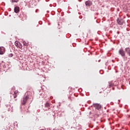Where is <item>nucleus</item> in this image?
<instances>
[{
  "label": "nucleus",
  "mask_w": 130,
  "mask_h": 130,
  "mask_svg": "<svg viewBox=\"0 0 130 130\" xmlns=\"http://www.w3.org/2000/svg\"><path fill=\"white\" fill-rule=\"evenodd\" d=\"M125 52H126L127 54L128 55V57L127 56L125 57ZM119 54H120V56H122V57H123V58H125V59H129L130 58V48L129 47H127L125 48V51L123 49L121 48L118 51Z\"/></svg>",
  "instance_id": "obj_1"
},
{
  "label": "nucleus",
  "mask_w": 130,
  "mask_h": 130,
  "mask_svg": "<svg viewBox=\"0 0 130 130\" xmlns=\"http://www.w3.org/2000/svg\"><path fill=\"white\" fill-rule=\"evenodd\" d=\"M28 99H29V96L28 95L24 96V98H23L21 101L22 105H25V104L27 103V101H28Z\"/></svg>",
  "instance_id": "obj_2"
},
{
  "label": "nucleus",
  "mask_w": 130,
  "mask_h": 130,
  "mask_svg": "<svg viewBox=\"0 0 130 130\" xmlns=\"http://www.w3.org/2000/svg\"><path fill=\"white\" fill-rule=\"evenodd\" d=\"M15 45L16 46V47H18V48L22 49V47H23V46L21 45V43L19 41H16L15 42Z\"/></svg>",
  "instance_id": "obj_3"
},
{
  "label": "nucleus",
  "mask_w": 130,
  "mask_h": 130,
  "mask_svg": "<svg viewBox=\"0 0 130 130\" xmlns=\"http://www.w3.org/2000/svg\"><path fill=\"white\" fill-rule=\"evenodd\" d=\"M93 106L94 108H96V109H98V110L101 109L102 108V106H101V105L100 104H93Z\"/></svg>",
  "instance_id": "obj_4"
},
{
  "label": "nucleus",
  "mask_w": 130,
  "mask_h": 130,
  "mask_svg": "<svg viewBox=\"0 0 130 130\" xmlns=\"http://www.w3.org/2000/svg\"><path fill=\"white\" fill-rule=\"evenodd\" d=\"M6 52V49L4 47H0V54H4Z\"/></svg>",
  "instance_id": "obj_5"
},
{
  "label": "nucleus",
  "mask_w": 130,
  "mask_h": 130,
  "mask_svg": "<svg viewBox=\"0 0 130 130\" xmlns=\"http://www.w3.org/2000/svg\"><path fill=\"white\" fill-rule=\"evenodd\" d=\"M117 23L119 25H123L124 21L121 19H118Z\"/></svg>",
  "instance_id": "obj_6"
},
{
  "label": "nucleus",
  "mask_w": 130,
  "mask_h": 130,
  "mask_svg": "<svg viewBox=\"0 0 130 130\" xmlns=\"http://www.w3.org/2000/svg\"><path fill=\"white\" fill-rule=\"evenodd\" d=\"M85 6L87 7H91L92 6V2L90 1H87L85 2Z\"/></svg>",
  "instance_id": "obj_7"
},
{
  "label": "nucleus",
  "mask_w": 130,
  "mask_h": 130,
  "mask_svg": "<svg viewBox=\"0 0 130 130\" xmlns=\"http://www.w3.org/2000/svg\"><path fill=\"white\" fill-rule=\"evenodd\" d=\"M23 46L24 47V48H26L27 49V48H28V43H27V42L23 41L22 42Z\"/></svg>",
  "instance_id": "obj_8"
},
{
  "label": "nucleus",
  "mask_w": 130,
  "mask_h": 130,
  "mask_svg": "<svg viewBox=\"0 0 130 130\" xmlns=\"http://www.w3.org/2000/svg\"><path fill=\"white\" fill-rule=\"evenodd\" d=\"M14 12L15 13H19V12H20V8H19V7H16L14 8Z\"/></svg>",
  "instance_id": "obj_9"
},
{
  "label": "nucleus",
  "mask_w": 130,
  "mask_h": 130,
  "mask_svg": "<svg viewBox=\"0 0 130 130\" xmlns=\"http://www.w3.org/2000/svg\"><path fill=\"white\" fill-rule=\"evenodd\" d=\"M50 105H49V103H46L45 105V107L47 108H49L50 107Z\"/></svg>",
  "instance_id": "obj_10"
},
{
  "label": "nucleus",
  "mask_w": 130,
  "mask_h": 130,
  "mask_svg": "<svg viewBox=\"0 0 130 130\" xmlns=\"http://www.w3.org/2000/svg\"><path fill=\"white\" fill-rule=\"evenodd\" d=\"M17 93H18V91H15L14 92V98H17Z\"/></svg>",
  "instance_id": "obj_11"
},
{
  "label": "nucleus",
  "mask_w": 130,
  "mask_h": 130,
  "mask_svg": "<svg viewBox=\"0 0 130 130\" xmlns=\"http://www.w3.org/2000/svg\"><path fill=\"white\" fill-rule=\"evenodd\" d=\"M11 3H18L19 2V0H11Z\"/></svg>",
  "instance_id": "obj_12"
},
{
  "label": "nucleus",
  "mask_w": 130,
  "mask_h": 130,
  "mask_svg": "<svg viewBox=\"0 0 130 130\" xmlns=\"http://www.w3.org/2000/svg\"><path fill=\"white\" fill-rule=\"evenodd\" d=\"M13 54L12 53H11V54H10L9 55V57H13Z\"/></svg>",
  "instance_id": "obj_13"
},
{
  "label": "nucleus",
  "mask_w": 130,
  "mask_h": 130,
  "mask_svg": "<svg viewBox=\"0 0 130 130\" xmlns=\"http://www.w3.org/2000/svg\"><path fill=\"white\" fill-rule=\"evenodd\" d=\"M0 69H2V64L0 63Z\"/></svg>",
  "instance_id": "obj_14"
},
{
  "label": "nucleus",
  "mask_w": 130,
  "mask_h": 130,
  "mask_svg": "<svg viewBox=\"0 0 130 130\" xmlns=\"http://www.w3.org/2000/svg\"><path fill=\"white\" fill-rule=\"evenodd\" d=\"M109 86H110V87H111V86H112V85L110 84Z\"/></svg>",
  "instance_id": "obj_15"
}]
</instances>
